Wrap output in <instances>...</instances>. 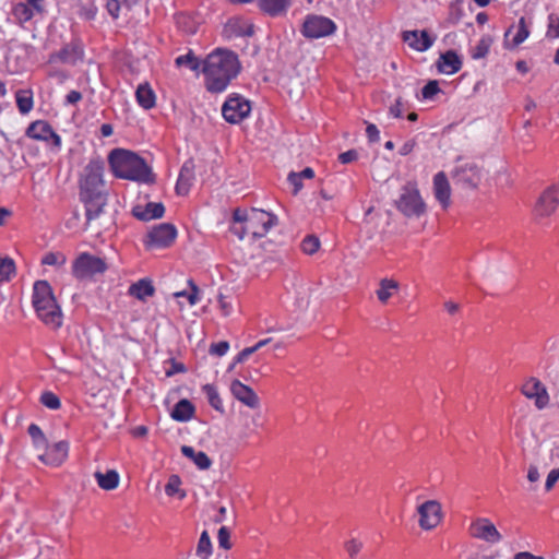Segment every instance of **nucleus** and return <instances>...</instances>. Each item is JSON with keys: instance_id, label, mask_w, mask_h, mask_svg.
<instances>
[{"instance_id": "dca6fc26", "label": "nucleus", "mask_w": 559, "mask_h": 559, "mask_svg": "<svg viewBox=\"0 0 559 559\" xmlns=\"http://www.w3.org/2000/svg\"><path fill=\"white\" fill-rule=\"evenodd\" d=\"M194 162L193 159H187L181 166L179 177L176 183V193L179 195H187L194 181Z\"/></svg>"}, {"instance_id": "39448f33", "label": "nucleus", "mask_w": 559, "mask_h": 559, "mask_svg": "<svg viewBox=\"0 0 559 559\" xmlns=\"http://www.w3.org/2000/svg\"><path fill=\"white\" fill-rule=\"evenodd\" d=\"M397 210L407 217H419L426 211L419 191L414 183L408 182L401 189V194L395 201Z\"/></svg>"}, {"instance_id": "338daca9", "label": "nucleus", "mask_w": 559, "mask_h": 559, "mask_svg": "<svg viewBox=\"0 0 559 559\" xmlns=\"http://www.w3.org/2000/svg\"><path fill=\"white\" fill-rule=\"evenodd\" d=\"M255 353L253 346L243 348L235 358V362H243L249 356Z\"/></svg>"}, {"instance_id": "58836bf2", "label": "nucleus", "mask_w": 559, "mask_h": 559, "mask_svg": "<svg viewBox=\"0 0 559 559\" xmlns=\"http://www.w3.org/2000/svg\"><path fill=\"white\" fill-rule=\"evenodd\" d=\"M492 44L491 36H483L478 44L473 48L472 50V58L473 59H481L485 58L490 49V46Z\"/></svg>"}, {"instance_id": "a878e982", "label": "nucleus", "mask_w": 559, "mask_h": 559, "mask_svg": "<svg viewBox=\"0 0 559 559\" xmlns=\"http://www.w3.org/2000/svg\"><path fill=\"white\" fill-rule=\"evenodd\" d=\"M155 293V287L148 278H141L133 283L128 290V294L141 301H145L148 297H152Z\"/></svg>"}, {"instance_id": "aec40b11", "label": "nucleus", "mask_w": 559, "mask_h": 559, "mask_svg": "<svg viewBox=\"0 0 559 559\" xmlns=\"http://www.w3.org/2000/svg\"><path fill=\"white\" fill-rule=\"evenodd\" d=\"M254 33V26L241 19L229 20L225 27L224 34L226 37H250Z\"/></svg>"}, {"instance_id": "1a4fd4ad", "label": "nucleus", "mask_w": 559, "mask_h": 559, "mask_svg": "<svg viewBox=\"0 0 559 559\" xmlns=\"http://www.w3.org/2000/svg\"><path fill=\"white\" fill-rule=\"evenodd\" d=\"M250 103L240 95L229 96L222 107V115L229 123H239L249 116Z\"/></svg>"}, {"instance_id": "0e129e2a", "label": "nucleus", "mask_w": 559, "mask_h": 559, "mask_svg": "<svg viewBox=\"0 0 559 559\" xmlns=\"http://www.w3.org/2000/svg\"><path fill=\"white\" fill-rule=\"evenodd\" d=\"M366 133H367V136H368L370 142H378L379 139H380L379 130H378L377 126L373 124V123H368L367 124Z\"/></svg>"}, {"instance_id": "473e14b6", "label": "nucleus", "mask_w": 559, "mask_h": 559, "mask_svg": "<svg viewBox=\"0 0 559 559\" xmlns=\"http://www.w3.org/2000/svg\"><path fill=\"white\" fill-rule=\"evenodd\" d=\"M399 289V283L394 280L383 278L376 294L381 302H386L389 298Z\"/></svg>"}, {"instance_id": "2eb2a0df", "label": "nucleus", "mask_w": 559, "mask_h": 559, "mask_svg": "<svg viewBox=\"0 0 559 559\" xmlns=\"http://www.w3.org/2000/svg\"><path fill=\"white\" fill-rule=\"evenodd\" d=\"M403 40L417 51H426L433 45L435 38L426 29L405 31L403 32Z\"/></svg>"}, {"instance_id": "7c9ffc66", "label": "nucleus", "mask_w": 559, "mask_h": 559, "mask_svg": "<svg viewBox=\"0 0 559 559\" xmlns=\"http://www.w3.org/2000/svg\"><path fill=\"white\" fill-rule=\"evenodd\" d=\"M135 97L139 105L144 109H151L155 106L156 96L148 83H143L138 86Z\"/></svg>"}, {"instance_id": "a18cd8bd", "label": "nucleus", "mask_w": 559, "mask_h": 559, "mask_svg": "<svg viewBox=\"0 0 559 559\" xmlns=\"http://www.w3.org/2000/svg\"><path fill=\"white\" fill-rule=\"evenodd\" d=\"M320 248V240L314 235H308L301 241V249L306 254H313Z\"/></svg>"}, {"instance_id": "864d4df0", "label": "nucleus", "mask_w": 559, "mask_h": 559, "mask_svg": "<svg viewBox=\"0 0 559 559\" xmlns=\"http://www.w3.org/2000/svg\"><path fill=\"white\" fill-rule=\"evenodd\" d=\"M97 13V8L93 3L90 4H83L80 8V16L85 20H94Z\"/></svg>"}, {"instance_id": "603ef678", "label": "nucleus", "mask_w": 559, "mask_h": 559, "mask_svg": "<svg viewBox=\"0 0 559 559\" xmlns=\"http://www.w3.org/2000/svg\"><path fill=\"white\" fill-rule=\"evenodd\" d=\"M229 349V343L227 341H221L218 343H213L210 346L209 353L215 356H224Z\"/></svg>"}, {"instance_id": "37998d69", "label": "nucleus", "mask_w": 559, "mask_h": 559, "mask_svg": "<svg viewBox=\"0 0 559 559\" xmlns=\"http://www.w3.org/2000/svg\"><path fill=\"white\" fill-rule=\"evenodd\" d=\"M14 273L15 263L13 259L0 255V281H9Z\"/></svg>"}, {"instance_id": "4468645a", "label": "nucleus", "mask_w": 559, "mask_h": 559, "mask_svg": "<svg viewBox=\"0 0 559 559\" xmlns=\"http://www.w3.org/2000/svg\"><path fill=\"white\" fill-rule=\"evenodd\" d=\"M26 135L35 140H52L56 146L61 145V138L53 131L48 122L43 120L32 122L26 130Z\"/></svg>"}, {"instance_id": "f3484780", "label": "nucleus", "mask_w": 559, "mask_h": 559, "mask_svg": "<svg viewBox=\"0 0 559 559\" xmlns=\"http://www.w3.org/2000/svg\"><path fill=\"white\" fill-rule=\"evenodd\" d=\"M230 391L235 399L240 401L246 406L250 408H257L259 406V397L255 392L239 380L236 379L231 382Z\"/></svg>"}, {"instance_id": "20e7f679", "label": "nucleus", "mask_w": 559, "mask_h": 559, "mask_svg": "<svg viewBox=\"0 0 559 559\" xmlns=\"http://www.w3.org/2000/svg\"><path fill=\"white\" fill-rule=\"evenodd\" d=\"M104 162L102 159H92L85 166L80 180V199L91 197L106 195L104 192Z\"/></svg>"}, {"instance_id": "c85d7f7f", "label": "nucleus", "mask_w": 559, "mask_h": 559, "mask_svg": "<svg viewBox=\"0 0 559 559\" xmlns=\"http://www.w3.org/2000/svg\"><path fill=\"white\" fill-rule=\"evenodd\" d=\"M57 58L63 63L75 64L83 58V50L78 43H70L57 53Z\"/></svg>"}, {"instance_id": "393cba45", "label": "nucleus", "mask_w": 559, "mask_h": 559, "mask_svg": "<svg viewBox=\"0 0 559 559\" xmlns=\"http://www.w3.org/2000/svg\"><path fill=\"white\" fill-rule=\"evenodd\" d=\"M292 4V0H258L259 9L269 16L284 15Z\"/></svg>"}, {"instance_id": "6ab92c4d", "label": "nucleus", "mask_w": 559, "mask_h": 559, "mask_svg": "<svg viewBox=\"0 0 559 559\" xmlns=\"http://www.w3.org/2000/svg\"><path fill=\"white\" fill-rule=\"evenodd\" d=\"M45 451V453L38 455L39 461L47 465L58 466L68 455L69 443L67 441H59L51 449Z\"/></svg>"}, {"instance_id": "7ed1b4c3", "label": "nucleus", "mask_w": 559, "mask_h": 559, "mask_svg": "<svg viewBox=\"0 0 559 559\" xmlns=\"http://www.w3.org/2000/svg\"><path fill=\"white\" fill-rule=\"evenodd\" d=\"M233 222L247 224V229L250 230V235L255 240L264 237L277 224V217L274 214L254 207L249 212L236 209L233 212Z\"/></svg>"}, {"instance_id": "13d9d810", "label": "nucleus", "mask_w": 559, "mask_h": 559, "mask_svg": "<svg viewBox=\"0 0 559 559\" xmlns=\"http://www.w3.org/2000/svg\"><path fill=\"white\" fill-rule=\"evenodd\" d=\"M106 9L108 13L114 17L118 19L120 11V1L119 0H107Z\"/></svg>"}, {"instance_id": "c9c22d12", "label": "nucleus", "mask_w": 559, "mask_h": 559, "mask_svg": "<svg viewBox=\"0 0 559 559\" xmlns=\"http://www.w3.org/2000/svg\"><path fill=\"white\" fill-rule=\"evenodd\" d=\"M28 435L32 438L33 445L37 450H47L48 449V440L45 437L43 430L36 424H31L27 429Z\"/></svg>"}, {"instance_id": "ddd939ff", "label": "nucleus", "mask_w": 559, "mask_h": 559, "mask_svg": "<svg viewBox=\"0 0 559 559\" xmlns=\"http://www.w3.org/2000/svg\"><path fill=\"white\" fill-rule=\"evenodd\" d=\"M521 392L530 400H534L535 406L543 409L549 402V395L546 386L537 379L530 378L521 389Z\"/></svg>"}, {"instance_id": "ea45409f", "label": "nucleus", "mask_w": 559, "mask_h": 559, "mask_svg": "<svg viewBox=\"0 0 559 559\" xmlns=\"http://www.w3.org/2000/svg\"><path fill=\"white\" fill-rule=\"evenodd\" d=\"M212 554V542L210 535L206 531H203L198 546H197V555L202 557V559H207Z\"/></svg>"}, {"instance_id": "bb28decb", "label": "nucleus", "mask_w": 559, "mask_h": 559, "mask_svg": "<svg viewBox=\"0 0 559 559\" xmlns=\"http://www.w3.org/2000/svg\"><path fill=\"white\" fill-rule=\"evenodd\" d=\"M194 412L195 408L193 404L187 399H181L173 407L170 417L176 421L185 423L193 417Z\"/></svg>"}, {"instance_id": "5701e85b", "label": "nucleus", "mask_w": 559, "mask_h": 559, "mask_svg": "<svg viewBox=\"0 0 559 559\" xmlns=\"http://www.w3.org/2000/svg\"><path fill=\"white\" fill-rule=\"evenodd\" d=\"M80 200L84 203L86 223L90 224L92 221L98 218L104 212V207L107 204V194Z\"/></svg>"}, {"instance_id": "69168bd1", "label": "nucleus", "mask_w": 559, "mask_h": 559, "mask_svg": "<svg viewBox=\"0 0 559 559\" xmlns=\"http://www.w3.org/2000/svg\"><path fill=\"white\" fill-rule=\"evenodd\" d=\"M82 99V94L79 91H71L66 96V104L67 105H75Z\"/></svg>"}, {"instance_id": "8fccbe9b", "label": "nucleus", "mask_w": 559, "mask_h": 559, "mask_svg": "<svg viewBox=\"0 0 559 559\" xmlns=\"http://www.w3.org/2000/svg\"><path fill=\"white\" fill-rule=\"evenodd\" d=\"M440 92L437 80H430L421 90L423 98L432 99Z\"/></svg>"}, {"instance_id": "c756f323", "label": "nucleus", "mask_w": 559, "mask_h": 559, "mask_svg": "<svg viewBox=\"0 0 559 559\" xmlns=\"http://www.w3.org/2000/svg\"><path fill=\"white\" fill-rule=\"evenodd\" d=\"M181 453L190 459L198 468L202 471H206L212 466V460L207 456L205 452L199 451L197 452L190 445H182L181 447Z\"/></svg>"}, {"instance_id": "4d7b16f0", "label": "nucleus", "mask_w": 559, "mask_h": 559, "mask_svg": "<svg viewBox=\"0 0 559 559\" xmlns=\"http://www.w3.org/2000/svg\"><path fill=\"white\" fill-rule=\"evenodd\" d=\"M358 157V152L356 150H348L344 153H341L338 159L342 164H349L356 160Z\"/></svg>"}, {"instance_id": "2f4dec72", "label": "nucleus", "mask_w": 559, "mask_h": 559, "mask_svg": "<svg viewBox=\"0 0 559 559\" xmlns=\"http://www.w3.org/2000/svg\"><path fill=\"white\" fill-rule=\"evenodd\" d=\"M94 476L97 485L104 490H112L119 485V474L115 469H109L105 474L96 472Z\"/></svg>"}, {"instance_id": "b1692460", "label": "nucleus", "mask_w": 559, "mask_h": 559, "mask_svg": "<svg viewBox=\"0 0 559 559\" xmlns=\"http://www.w3.org/2000/svg\"><path fill=\"white\" fill-rule=\"evenodd\" d=\"M55 304H57V300L55 297L48 299V300H41V301H35V304H33L35 310H36V313L37 316L39 317V319L48 326H50L51 329L53 330H57L60 328V321H59V317L56 316V314H48L47 312H44L45 311V307H48V308H51V306H53Z\"/></svg>"}, {"instance_id": "6e6d98bb", "label": "nucleus", "mask_w": 559, "mask_h": 559, "mask_svg": "<svg viewBox=\"0 0 559 559\" xmlns=\"http://www.w3.org/2000/svg\"><path fill=\"white\" fill-rule=\"evenodd\" d=\"M188 284L191 288V293H188L187 299L191 306L195 305L199 301V287L192 280L188 281Z\"/></svg>"}, {"instance_id": "680f3d73", "label": "nucleus", "mask_w": 559, "mask_h": 559, "mask_svg": "<svg viewBox=\"0 0 559 559\" xmlns=\"http://www.w3.org/2000/svg\"><path fill=\"white\" fill-rule=\"evenodd\" d=\"M287 179L289 183L294 186V194H297L299 190L302 188V179H300L299 176H297V173L294 171L288 174Z\"/></svg>"}, {"instance_id": "052dcab7", "label": "nucleus", "mask_w": 559, "mask_h": 559, "mask_svg": "<svg viewBox=\"0 0 559 559\" xmlns=\"http://www.w3.org/2000/svg\"><path fill=\"white\" fill-rule=\"evenodd\" d=\"M558 479H559V468L551 469L546 479V484H545L546 490H550L554 487V485L557 483Z\"/></svg>"}, {"instance_id": "9d476101", "label": "nucleus", "mask_w": 559, "mask_h": 559, "mask_svg": "<svg viewBox=\"0 0 559 559\" xmlns=\"http://www.w3.org/2000/svg\"><path fill=\"white\" fill-rule=\"evenodd\" d=\"M177 237V229L170 223H162L152 227L147 234L145 246L147 248H167Z\"/></svg>"}, {"instance_id": "a211bd4d", "label": "nucleus", "mask_w": 559, "mask_h": 559, "mask_svg": "<svg viewBox=\"0 0 559 559\" xmlns=\"http://www.w3.org/2000/svg\"><path fill=\"white\" fill-rule=\"evenodd\" d=\"M165 214V206L160 202H148L146 205H135L132 215L142 222L162 218Z\"/></svg>"}, {"instance_id": "79ce46f5", "label": "nucleus", "mask_w": 559, "mask_h": 559, "mask_svg": "<svg viewBox=\"0 0 559 559\" xmlns=\"http://www.w3.org/2000/svg\"><path fill=\"white\" fill-rule=\"evenodd\" d=\"M12 14L20 23L28 22L34 16L33 9L23 2L14 5Z\"/></svg>"}, {"instance_id": "49530a36", "label": "nucleus", "mask_w": 559, "mask_h": 559, "mask_svg": "<svg viewBox=\"0 0 559 559\" xmlns=\"http://www.w3.org/2000/svg\"><path fill=\"white\" fill-rule=\"evenodd\" d=\"M40 403L49 409H59L61 406L60 399L52 392H44L40 396Z\"/></svg>"}, {"instance_id": "09e8293b", "label": "nucleus", "mask_w": 559, "mask_h": 559, "mask_svg": "<svg viewBox=\"0 0 559 559\" xmlns=\"http://www.w3.org/2000/svg\"><path fill=\"white\" fill-rule=\"evenodd\" d=\"M546 36L548 38L559 37V16H557L556 14H550L548 16V29Z\"/></svg>"}, {"instance_id": "6e6552de", "label": "nucleus", "mask_w": 559, "mask_h": 559, "mask_svg": "<svg viewBox=\"0 0 559 559\" xmlns=\"http://www.w3.org/2000/svg\"><path fill=\"white\" fill-rule=\"evenodd\" d=\"M454 185L463 189H476L481 181V168L473 162H467L454 167L451 173Z\"/></svg>"}, {"instance_id": "423d86ee", "label": "nucleus", "mask_w": 559, "mask_h": 559, "mask_svg": "<svg viewBox=\"0 0 559 559\" xmlns=\"http://www.w3.org/2000/svg\"><path fill=\"white\" fill-rule=\"evenodd\" d=\"M336 24L329 17L319 14L306 15L300 33L308 39H318L334 34Z\"/></svg>"}, {"instance_id": "3c124183", "label": "nucleus", "mask_w": 559, "mask_h": 559, "mask_svg": "<svg viewBox=\"0 0 559 559\" xmlns=\"http://www.w3.org/2000/svg\"><path fill=\"white\" fill-rule=\"evenodd\" d=\"M229 538H230L229 528L226 526H222L217 533V539H218L219 547L223 549H226V550L230 549L231 543H230Z\"/></svg>"}, {"instance_id": "5fc2aeb1", "label": "nucleus", "mask_w": 559, "mask_h": 559, "mask_svg": "<svg viewBox=\"0 0 559 559\" xmlns=\"http://www.w3.org/2000/svg\"><path fill=\"white\" fill-rule=\"evenodd\" d=\"M230 231L242 240L246 235H250V230L247 229V224L235 223L230 227Z\"/></svg>"}, {"instance_id": "a19ab883", "label": "nucleus", "mask_w": 559, "mask_h": 559, "mask_svg": "<svg viewBox=\"0 0 559 559\" xmlns=\"http://www.w3.org/2000/svg\"><path fill=\"white\" fill-rule=\"evenodd\" d=\"M530 36V28L524 16L519 20L516 33L512 38V47H518Z\"/></svg>"}, {"instance_id": "c03bdc74", "label": "nucleus", "mask_w": 559, "mask_h": 559, "mask_svg": "<svg viewBox=\"0 0 559 559\" xmlns=\"http://www.w3.org/2000/svg\"><path fill=\"white\" fill-rule=\"evenodd\" d=\"M181 479L178 475H171L168 479V483L165 486V492L168 496H174L176 493L179 495L180 499L186 497V492L180 490Z\"/></svg>"}, {"instance_id": "0eeeda50", "label": "nucleus", "mask_w": 559, "mask_h": 559, "mask_svg": "<svg viewBox=\"0 0 559 559\" xmlns=\"http://www.w3.org/2000/svg\"><path fill=\"white\" fill-rule=\"evenodd\" d=\"M108 269L104 259L87 252H82L73 262L72 274L79 280L103 274Z\"/></svg>"}, {"instance_id": "cd10ccee", "label": "nucleus", "mask_w": 559, "mask_h": 559, "mask_svg": "<svg viewBox=\"0 0 559 559\" xmlns=\"http://www.w3.org/2000/svg\"><path fill=\"white\" fill-rule=\"evenodd\" d=\"M558 199L555 190H546L539 198L536 211L542 216H549L556 210Z\"/></svg>"}, {"instance_id": "e2e57ef3", "label": "nucleus", "mask_w": 559, "mask_h": 559, "mask_svg": "<svg viewBox=\"0 0 559 559\" xmlns=\"http://www.w3.org/2000/svg\"><path fill=\"white\" fill-rule=\"evenodd\" d=\"M170 362H171V367L166 370V376L167 377H171L176 373H179V372H185L186 371V367L182 362H177L176 360L174 359H170Z\"/></svg>"}, {"instance_id": "4be33fe9", "label": "nucleus", "mask_w": 559, "mask_h": 559, "mask_svg": "<svg viewBox=\"0 0 559 559\" xmlns=\"http://www.w3.org/2000/svg\"><path fill=\"white\" fill-rule=\"evenodd\" d=\"M433 191L436 199L441 203L443 207L449 206L451 188L449 180L443 171L435 175L433 178Z\"/></svg>"}, {"instance_id": "9b49d317", "label": "nucleus", "mask_w": 559, "mask_h": 559, "mask_svg": "<svg viewBox=\"0 0 559 559\" xmlns=\"http://www.w3.org/2000/svg\"><path fill=\"white\" fill-rule=\"evenodd\" d=\"M468 533L472 537L484 540L488 544H497L502 539L500 532L487 518L475 519L468 527Z\"/></svg>"}, {"instance_id": "774afa93", "label": "nucleus", "mask_w": 559, "mask_h": 559, "mask_svg": "<svg viewBox=\"0 0 559 559\" xmlns=\"http://www.w3.org/2000/svg\"><path fill=\"white\" fill-rule=\"evenodd\" d=\"M414 147H415V141L409 140L401 146L399 152L401 155L406 156L414 150Z\"/></svg>"}, {"instance_id": "bf43d9fd", "label": "nucleus", "mask_w": 559, "mask_h": 559, "mask_svg": "<svg viewBox=\"0 0 559 559\" xmlns=\"http://www.w3.org/2000/svg\"><path fill=\"white\" fill-rule=\"evenodd\" d=\"M361 543L356 539H350L345 544V548L350 557H355L361 549Z\"/></svg>"}, {"instance_id": "f704fd0d", "label": "nucleus", "mask_w": 559, "mask_h": 559, "mask_svg": "<svg viewBox=\"0 0 559 559\" xmlns=\"http://www.w3.org/2000/svg\"><path fill=\"white\" fill-rule=\"evenodd\" d=\"M55 297L52 288L47 281H37L33 288V304Z\"/></svg>"}, {"instance_id": "f8f14e48", "label": "nucleus", "mask_w": 559, "mask_h": 559, "mask_svg": "<svg viewBox=\"0 0 559 559\" xmlns=\"http://www.w3.org/2000/svg\"><path fill=\"white\" fill-rule=\"evenodd\" d=\"M419 514V526L425 531H430L438 526L442 519L441 504L437 500H428L417 508Z\"/></svg>"}, {"instance_id": "f03ea898", "label": "nucleus", "mask_w": 559, "mask_h": 559, "mask_svg": "<svg viewBox=\"0 0 559 559\" xmlns=\"http://www.w3.org/2000/svg\"><path fill=\"white\" fill-rule=\"evenodd\" d=\"M108 163L111 171L118 178L143 183L155 181L152 168L142 157L131 151L124 148L112 150L109 153Z\"/></svg>"}, {"instance_id": "e433bc0d", "label": "nucleus", "mask_w": 559, "mask_h": 559, "mask_svg": "<svg viewBox=\"0 0 559 559\" xmlns=\"http://www.w3.org/2000/svg\"><path fill=\"white\" fill-rule=\"evenodd\" d=\"M203 392L206 394L210 405L219 413H224L222 399L213 384H205L202 386Z\"/></svg>"}, {"instance_id": "4c0bfd02", "label": "nucleus", "mask_w": 559, "mask_h": 559, "mask_svg": "<svg viewBox=\"0 0 559 559\" xmlns=\"http://www.w3.org/2000/svg\"><path fill=\"white\" fill-rule=\"evenodd\" d=\"M175 63L177 67H187L191 71H199L201 67V61L195 57L192 50H189L186 55L177 57Z\"/></svg>"}, {"instance_id": "412c9836", "label": "nucleus", "mask_w": 559, "mask_h": 559, "mask_svg": "<svg viewBox=\"0 0 559 559\" xmlns=\"http://www.w3.org/2000/svg\"><path fill=\"white\" fill-rule=\"evenodd\" d=\"M439 72L454 74L462 68V60L454 50H448L440 55L437 61Z\"/></svg>"}, {"instance_id": "f257e3e1", "label": "nucleus", "mask_w": 559, "mask_h": 559, "mask_svg": "<svg viewBox=\"0 0 559 559\" xmlns=\"http://www.w3.org/2000/svg\"><path fill=\"white\" fill-rule=\"evenodd\" d=\"M202 63L206 88L212 93L223 92L240 70L237 55L227 49H216Z\"/></svg>"}, {"instance_id": "de8ad7c7", "label": "nucleus", "mask_w": 559, "mask_h": 559, "mask_svg": "<svg viewBox=\"0 0 559 559\" xmlns=\"http://www.w3.org/2000/svg\"><path fill=\"white\" fill-rule=\"evenodd\" d=\"M66 262V255L60 252H48L41 260L45 265H63Z\"/></svg>"}, {"instance_id": "72a5a7b5", "label": "nucleus", "mask_w": 559, "mask_h": 559, "mask_svg": "<svg viewBox=\"0 0 559 559\" xmlns=\"http://www.w3.org/2000/svg\"><path fill=\"white\" fill-rule=\"evenodd\" d=\"M16 105L22 115L28 114L34 105L33 93L29 90H20L15 94Z\"/></svg>"}]
</instances>
